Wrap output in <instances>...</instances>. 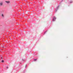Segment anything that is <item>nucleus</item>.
<instances>
[{
    "instance_id": "obj_7",
    "label": "nucleus",
    "mask_w": 73,
    "mask_h": 73,
    "mask_svg": "<svg viewBox=\"0 0 73 73\" xmlns=\"http://www.w3.org/2000/svg\"><path fill=\"white\" fill-rule=\"evenodd\" d=\"M58 7H59V6H58L57 7V9H58Z\"/></svg>"
},
{
    "instance_id": "obj_10",
    "label": "nucleus",
    "mask_w": 73,
    "mask_h": 73,
    "mask_svg": "<svg viewBox=\"0 0 73 73\" xmlns=\"http://www.w3.org/2000/svg\"><path fill=\"white\" fill-rule=\"evenodd\" d=\"M2 59H3V58L2 57H1Z\"/></svg>"
},
{
    "instance_id": "obj_6",
    "label": "nucleus",
    "mask_w": 73,
    "mask_h": 73,
    "mask_svg": "<svg viewBox=\"0 0 73 73\" xmlns=\"http://www.w3.org/2000/svg\"><path fill=\"white\" fill-rule=\"evenodd\" d=\"M34 60V61H36L37 60V59H35Z\"/></svg>"
},
{
    "instance_id": "obj_2",
    "label": "nucleus",
    "mask_w": 73,
    "mask_h": 73,
    "mask_svg": "<svg viewBox=\"0 0 73 73\" xmlns=\"http://www.w3.org/2000/svg\"><path fill=\"white\" fill-rule=\"evenodd\" d=\"M3 2H2L0 3V6H3Z\"/></svg>"
},
{
    "instance_id": "obj_3",
    "label": "nucleus",
    "mask_w": 73,
    "mask_h": 73,
    "mask_svg": "<svg viewBox=\"0 0 73 73\" xmlns=\"http://www.w3.org/2000/svg\"><path fill=\"white\" fill-rule=\"evenodd\" d=\"M5 3H7V4H9V3H10V2L9 1H5Z\"/></svg>"
},
{
    "instance_id": "obj_4",
    "label": "nucleus",
    "mask_w": 73,
    "mask_h": 73,
    "mask_svg": "<svg viewBox=\"0 0 73 73\" xmlns=\"http://www.w3.org/2000/svg\"><path fill=\"white\" fill-rule=\"evenodd\" d=\"M4 62V60H2V61H1L2 62Z\"/></svg>"
},
{
    "instance_id": "obj_9",
    "label": "nucleus",
    "mask_w": 73,
    "mask_h": 73,
    "mask_svg": "<svg viewBox=\"0 0 73 73\" xmlns=\"http://www.w3.org/2000/svg\"><path fill=\"white\" fill-rule=\"evenodd\" d=\"M7 69H8V67H7Z\"/></svg>"
},
{
    "instance_id": "obj_8",
    "label": "nucleus",
    "mask_w": 73,
    "mask_h": 73,
    "mask_svg": "<svg viewBox=\"0 0 73 73\" xmlns=\"http://www.w3.org/2000/svg\"><path fill=\"white\" fill-rule=\"evenodd\" d=\"M4 46H3V48H4Z\"/></svg>"
},
{
    "instance_id": "obj_5",
    "label": "nucleus",
    "mask_w": 73,
    "mask_h": 73,
    "mask_svg": "<svg viewBox=\"0 0 73 73\" xmlns=\"http://www.w3.org/2000/svg\"><path fill=\"white\" fill-rule=\"evenodd\" d=\"M2 17H3L4 16V15H3V14H2Z\"/></svg>"
},
{
    "instance_id": "obj_1",
    "label": "nucleus",
    "mask_w": 73,
    "mask_h": 73,
    "mask_svg": "<svg viewBox=\"0 0 73 73\" xmlns=\"http://www.w3.org/2000/svg\"><path fill=\"white\" fill-rule=\"evenodd\" d=\"M56 17H53V21H55V20H56Z\"/></svg>"
}]
</instances>
